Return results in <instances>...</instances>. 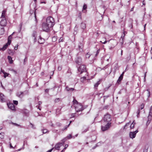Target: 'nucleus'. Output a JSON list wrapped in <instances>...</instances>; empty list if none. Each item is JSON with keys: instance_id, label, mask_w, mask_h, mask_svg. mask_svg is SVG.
Returning a JSON list of instances; mask_svg holds the SVG:
<instances>
[{"instance_id": "obj_1", "label": "nucleus", "mask_w": 152, "mask_h": 152, "mask_svg": "<svg viewBox=\"0 0 152 152\" xmlns=\"http://www.w3.org/2000/svg\"><path fill=\"white\" fill-rule=\"evenodd\" d=\"M55 24L53 18L51 16L48 17L46 19V23L42 24L43 30L46 32H48L50 28L53 27Z\"/></svg>"}, {"instance_id": "obj_2", "label": "nucleus", "mask_w": 152, "mask_h": 152, "mask_svg": "<svg viewBox=\"0 0 152 152\" xmlns=\"http://www.w3.org/2000/svg\"><path fill=\"white\" fill-rule=\"evenodd\" d=\"M111 115L108 114H105L103 118L104 121L107 123L110 122L111 121Z\"/></svg>"}, {"instance_id": "obj_3", "label": "nucleus", "mask_w": 152, "mask_h": 152, "mask_svg": "<svg viewBox=\"0 0 152 152\" xmlns=\"http://www.w3.org/2000/svg\"><path fill=\"white\" fill-rule=\"evenodd\" d=\"M78 71L80 72V74H81L83 72H86V67L84 65H80L78 68Z\"/></svg>"}, {"instance_id": "obj_4", "label": "nucleus", "mask_w": 152, "mask_h": 152, "mask_svg": "<svg viewBox=\"0 0 152 152\" xmlns=\"http://www.w3.org/2000/svg\"><path fill=\"white\" fill-rule=\"evenodd\" d=\"M111 123L108 122L104 126H102L101 129L103 131H104L108 130L111 126Z\"/></svg>"}, {"instance_id": "obj_5", "label": "nucleus", "mask_w": 152, "mask_h": 152, "mask_svg": "<svg viewBox=\"0 0 152 152\" xmlns=\"http://www.w3.org/2000/svg\"><path fill=\"white\" fill-rule=\"evenodd\" d=\"M75 108L77 112L82 111L83 110V106L80 103L77 104L75 105Z\"/></svg>"}, {"instance_id": "obj_6", "label": "nucleus", "mask_w": 152, "mask_h": 152, "mask_svg": "<svg viewBox=\"0 0 152 152\" xmlns=\"http://www.w3.org/2000/svg\"><path fill=\"white\" fill-rule=\"evenodd\" d=\"M138 132V131L137 129L134 132H130L129 133L130 138L132 139L136 137L137 133Z\"/></svg>"}, {"instance_id": "obj_7", "label": "nucleus", "mask_w": 152, "mask_h": 152, "mask_svg": "<svg viewBox=\"0 0 152 152\" xmlns=\"http://www.w3.org/2000/svg\"><path fill=\"white\" fill-rule=\"evenodd\" d=\"M75 62L77 64L79 65H81L82 63L81 58L80 56L77 57L75 59Z\"/></svg>"}, {"instance_id": "obj_8", "label": "nucleus", "mask_w": 152, "mask_h": 152, "mask_svg": "<svg viewBox=\"0 0 152 152\" xmlns=\"http://www.w3.org/2000/svg\"><path fill=\"white\" fill-rule=\"evenodd\" d=\"M72 137L73 138H75V137L73 136L72 137V135L71 134H68L67 136L66 137L64 138L61 141L63 143H64L68 139H71Z\"/></svg>"}, {"instance_id": "obj_9", "label": "nucleus", "mask_w": 152, "mask_h": 152, "mask_svg": "<svg viewBox=\"0 0 152 152\" xmlns=\"http://www.w3.org/2000/svg\"><path fill=\"white\" fill-rule=\"evenodd\" d=\"M2 19L0 22V24L2 26H5L7 23V21L5 18H1Z\"/></svg>"}, {"instance_id": "obj_10", "label": "nucleus", "mask_w": 152, "mask_h": 152, "mask_svg": "<svg viewBox=\"0 0 152 152\" xmlns=\"http://www.w3.org/2000/svg\"><path fill=\"white\" fill-rule=\"evenodd\" d=\"M37 37V32L35 31H34L32 34V38L33 39L34 42H35L37 41L36 37Z\"/></svg>"}, {"instance_id": "obj_11", "label": "nucleus", "mask_w": 152, "mask_h": 152, "mask_svg": "<svg viewBox=\"0 0 152 152\" xmlns=\"http://www.w3.org/2000/svg\"><path fill=\"white\" fill-rule=\"evenodd\" d=\"M64 143L62 142V141L61 143H58L55 145L54 148L56 150H59L60 146L63 145Z\"/></svg>"}, {"instance_id": "obj_12", "label": "nucleus", "mask_w": 152, "mask_h": 152, "mask_svg": "<svg viewBox=\"0 0 152 152\" xmlns=\"http://www.w3.org/2000/svg\"><path fill=\"white\" fill-rule=\"evenodd\" d=\"M8 106L10 109L12 110H15V107L14 104L12 103H9L7 104Z\"/></svg>"}, {"instance_id": "obj_13", "label": "nucleus", "mask_w": 152, "mask_h": 152, "mask_svg": "<svg viewBox=\"0 0 152 152\" xmlns=\"http://www.w3.org/2000/svg\"><path fill=\"white\" fill-rule=\"evenodd\" d=\"M10 42H7L6 44L4 45L2 48H0V50H4L7 48L8 46L10 45Z\"/></svg>"}, {"instance_id": "obj_14", "label": "nucleus", "mask_w": 152, "mask_h": 152, "mask_svg": "<svg viewBox=\"0 0 152 152\" xmlns=\"http://www.w3.org/2000/svg\"><path fill=\"white\" fill-rule=\"evenodd\" d=\"M129 23L128 25V26L131 28H132L133 27V20L131 19H130L129 20Z\"/></svg>"}, {"instance_id": "obj_15", "label": "nucleus", "mask_w": 152, "mask_h": 152, "mask_svg": "<svg viewBox=\"0 0 152 152\" xmlns=\"http://www.w3.org/2000/svg\"><path fill=\"white\" fill-rule=\"evenodd\" d=\"M16 95L19 98H22L24 96V94L23 92H18Z\"/></svg>"}, {"instance_id": "obj_16", "label": "nucleus", "mask_w": 152, "mask_h": 152, "mask_svg": "<svg viewBox=\"0 0 152 152\" xmlns=\"http://www.w3.org/2000/svg\"><path fill=\"white\" fill-rule=\"evenodd\" d=\"M151 115H150L149 114V115L148 116V120L147 121V123H146V125L147 126H148L150 123L151 121Z\"/></svg>"}, {"instance_id": "obj_17", "label": "nucleus", "mask_w": 152, "mask_h": 152, "mask_svg": "<svg viewBox=\"0 0 152 152\" xmlns=\"http://www.w3.org/2000/svg\"><path fill=\"white\" fill-rule=\"evenodd\" d=\"M101 80L102 79H99V80L94 85V88H96L98 87V85L101 83Z\"/></svg>"}, {"instance_id": "obj_18", "label": "nucleus", "mask_w": 152, "mask_h": 152, "mask_svg": "<svg viewBox=\"0 0 152 152\" xmlns=\"http://www.w3.org/2000/svg\"><path fill=\"white\" fill-rule=\"evenodd\" d=\"M4 95L1 93H0V97L1 102H3L4 101Z\"/></svg>"}, {"instance_id": "obj_19", "label": "nucleus", "mask_w": 152, "mask_h": 152, "mask_svg": "<svg viewBox=\"0 0 152 152\" xmlns=\"http://www.w3.org/2000/svg\"><path fill=\"white\" fill-rule=\"evenodd\" d=\"M7 58L9 62L11 64L13 63V61L12 60V58L11 57V56H8Z\"/></svg>"}, {"instance_id": "obj_20", "label": "nucleus", "mask_w": 152, "mask_h": 152, "mask_svg": "<svg viewBox=\"0 0 152 152\" xmlns=\"http://www.w3.org/2000/svg\"><path fill=\"white\" fill-rule=\"evenodd\" d=\"M123 79V77H119L117 81L116 84H119L121 83V81Z\"/></svg>"}, {"instance_id": "obj_21", "label": "nucleus", "mask_w": 152, "mask_h": 152, "mask_svg": "<svg viewBox=\"0 0 152 152\" xmlns=\"http://www.w3.org/2000/svg\"><path fill=\"white\" fill-rule=\"evenodd\" d=\"M80 26L82 29H84L86 27V24L82 22L81 23Z\"/></svg>"}, {"instance_id": "obj_22", "label": "nucleus", "mask_w": 152, "mask_h": 152, "mask_svg": "<svg viewBox=\"0 0 152 152\" xmlns=\"http://www.w3.org/2000/svg\"><path fill=\"white\" fill-rule=\"evenodd\" d=\"M44 39H42L40 36L39 39L38 40V42L40 44H42L44 43Z\"/></svg>"}, {"instance_id": "obj_23", "label": "nucleus", "mask_w": 152, "mask_h": 152, "mask_svg": "<svg viewBox=\"0 0 152 152\" xmlns=\"http://www.w3.org/2000/svg\"><path fill=\"white\" fill-rule=\"evenodd\" d=\"M4 29L3 27H0V35H1L4 33Z\"/></svg>"}, {"instance_id": "obj_24", "label": "nucleus", "mask_w": 152, "mask_h": 152, "mask_svg": "<svg viewBox=\"0 0 152 152\" xmlns=\"http://www.w3.org/2000/svg\"><path fill=\"white\" fill-rule=\"evenodd\" d=\"M15 33V32H13L12 33V34H11V35L9 36L8 37V42H10V43H11V39H12V35L13 34H14Z\"/></svg>"}, {"instance_id": "obj_25", "label": "nucleus", "mask_w": 152, "mask_h": 152, "mask_svg": "<svg viewBox=\"0 0 152 152\" xmlns=\"http://www.w3.org/2000/svg\"><path fill=\"white\" fill-rule=\"evenodd\" d=\"M86 80V77H82L80 78V80L82 82H85Z\"/></svg>"}, {"instance_id": "obj_26", "label": "nucleus", "mask_w": 152, "mask_h": 152, "mask_svg": "<svg viewBox=\"0 0 152 152\" xmlns=\"http://www.w3.org/2000/svg\"><path fill=\"white\" fill-rule=\"evenodd\" d=\"M66 89L67 91H73L75 89L73 88H69L67 86L66 87Z\"/></svg>"}, {"instance_id": "obj_27", "label": "nucleus", "mask_w": 152, "mask_h": 152, "mask_svg": "<svg viewBox=\"0 0 152 152\" xmlns=\"http://www.w3.org/2000/svg\"><path fill=\"white\" fill-rule=\"evenodd\" d=\"M42 131V132L43 134H45L46 133H48L49 131L47 129H42L41 130Z\"/></svg>"}, {"instance_id": "obj_28", "label": "nucleus", "mask_w": 152, "mask_h": 152, "mask_svg": "<svg viewBox=\"0 0 152 152\" xmlns=\"http://www.w3.org/2000/svg\"><path fill=\"white\" fill-rule=\"evenodd\" d=\"M61 100V99L60 98H57L56 99L54 100V102L55 103H57L59 102V101Z\"/></svg>"}, {"instance_id": "obj_29", "label": "nucleus", "mask_w": 152, "mask_h": 152, "mask_svg": "<svg viewBox=\"0 0 152 152\" xmlns=\"http://www.w3.org/2000/svg\"><path fill=\"white\" fill-rule=\"evenodd\" d=\"M5 12H6L4 10L2 12L1 18H5Z\"/></svg>"}, {"instance_id": "obj_30", "label": "nucleus", "mask_w": 152, "mask_h": 152, "mask_svg": "<svg viewBox=\"0 0 152 152\" xmlns=\"http://www.w3.org/2000/svg\"><path fill=\"white\" fill-rule=\"evenodd\" d=\"M1 72L4 74V76H8V74L6 72H5L3 70L1 69Z\"/></svg>"}, {"instance_id": "obj_31", "label": "nucleus", "mask_w": 152, "mask_h": 152, "mask_svg": "<svg viewBox=\"0 0 152 152\" xmlns=\"http://www.w3.org/2000/svg\"><path fill=\"white\" fill-rule=\"evenodd\" d=\"M135 124V123H134V121H133L130 126V128L131 129L134 128Z\"/></svg>"}, {"instance_id": "obj_32", "label": "nucleus", "mask_w": 152, "mask_h": 152, "mask_svg": "<svg viewBox=\"0 0 152 152\" xmlns=\"http://www.w3.org/2000/svg\"><path fill=\"white\" fill-rule=\"evenodd\" d=\"M146 91H147V96L148 98H149L150 97V90L149 89H148Z\"/></svg>"}, {"instance_id": "obj_33", "label": "nucleus", "mask_w": 152, "mask_h": 152, "mask_svg": "<svg viewBox=\"0 0 152 152\" xmlns=\"http://www.w3.org/2000/svg\"><path fill=\"white\" fill-rule=\"evenodd\" d=\"M73 104H74V105H75V104L76 105L77 104H79L78 103V102L76 99H74V100H73Z\"/></svg>"}, {"instance_id": "obj_34", "label": "nucleus", "mask_w": 152, "mask_h": 152, "mask_svg": "<svg viewBox=\"0 0 152 152\" xmlns=\"http://www.w3.org/2000/svg\"><path fill=\"white\" fill-rule=\"evenodd\" d=\"M80 52H83V47H81L79 46H78Z\"/></svg>"}, {"instance_id": "obj_35", "label": "nucleus", "mask_w": 152, "mask_h": 152, "mask_svg": "<svg viewBox=\"0 0 152 152\" xmlns=\"http://www.w3.org/2000/svg\"><path fill=\"white\" fill-rule=\"evenodd\" d=\"M4 134L3 132L1 133L0 134V137L1 138H4Z\"/></svg>"}, {"instance_id": "obj_36", "label": "nucleus", "mask_w": 152, "mask_h": 152, "mask_svg": "<svg viewBox=\"0 0 152 152\" xmlns=\"http://www.w3.org/2000/svg\"><path fill=\"white\" fill-rule=\"evenodd\" d=\"M124 39L121 38L120 39V43L121 44V45H122L123 44Z\"/></svg>"}, {"instance_id": "obj_37", "label": "nucleus", "mask_w": 152, "mask_h": 152, "mask_svg": "<svg viewBox=\"0 0 152 152\" xmlns=\"http://www.w3.org/2000/svg\"><path fill=\"white\" fill-rule=\"evenodd\" d=\"M30 125H31V127L33 129H36V128L34 126V125L33 124H32L31 123H30Z\"/></svg>"}, {"instance_id": "obj_38", "label": "nucleus", "mask_w": 152, "mask_h": 152, "mask_svg": "<svg viewBox=\"0 0 152 152\" xmlns=\"http://www.w3.org/2000/svg\"><path fill=\"white\" fill-rule=\"evenodd\" d=\"M69 124L68 125L66 126L64 128L62 129V130H64L66 129L69 126Z\"/></svg>"}, {"instance_id": "obj_39", "label": "nucleus", "mask_w": 152, "mask_h": 152, "mask_svg": "<svg viewBox=\"0 0 152 152\" xmlns=\"http://www.w3.org/2000/svg\"><path fill=\"white\" fill-rule=\"evenodd\" d=\"M69 124L68 125L66 126L64 128L62 129V130H64L66 129L69 126Z\"/></svg>"}, {"instance_id": "obj_40", "label": "nucleus", "mask_w": 152, "mask_h": 152, "mask_svg": "<svg viewBox=\"0 0 152 152\" xmlns=\"http://www.w3.org/2000/svg\"><path fill=\"white\" fill-rule=\"evenodd\" d=\"M12 124L14 125H15V126H20L19 125V124H18L16 123H13V122H12Z\"/></svg>"}, {"instance_id": "obj_41", "label": "nucleus", "mask_w": 152, "mask_h": 152, "mask_svg": "<svg viewBox=\"0 0 152 152\" xmlns=\"http://www.w3.org/2000/svg\"><path fill=\"white\" fill-rule=\"evenodd\" d=\"M13 104L16 105H17L18 104V102L17 101L13 100Z\"/></svg>"}, {"instance_id": "obj_42", "label": "nucleus", "mask_w": 152, "mask_h": 152, "mask_svg": "<svg viewBox=\"0 0 152 152\" xmlns=\"http://www.w3.org/2000/svg\"><path fill=\"white\" fill-rule=\"evenodd\" d=\"M63 37H61L59 40V42H63Z\"/></svg>"}, {"instance_id": "obj_43", "label": "nucleus", "mask_w": 152, "mask_h": 152, "mask_svg": "<svg viewBox=\"0 0 152 152\" xmlns=\"http://www.w3.org/2000/svg\"><path fill=\"white\" fill-rule=\"evenodd\" d=\"M8 53L10 55H13V53L12 52V51L9 50V51H8Z\"/></svg>"}, {"instance_id": "obj_44", "label": "nucleus", "mask_w": 152, "mask_h": 152, "mask_svg": "<svg viewBox=\"0 0 152 152\" xmlns=\"http://www.w3.org/2000/svg\"><path fill=\"white\" fill-rule=\"evenodd\" d=\"M87 5L86 4H84L83 7V10H86L87 8Z\"/></svg>"}, {"instance_id": "obj_45", "label": "nucleus", "mask_w": 152, "mask_h": 152, "mask_svg": "<svg viewBox=\"0 0 152 152\" xmlns=\"http://www.w3.org/2000/svg\"><path fill=\"white\" fill-rule=\"evenodd\" d=\"M91 56V55L88 53H87L86 55V58H89Z\"/></svg>"}, {"instance_id": "obj_46", "label": "nucleus", "mask_w": 152, "mask_h": 152, "mask_svg": "<svg viewBox=\"0 0 152 152\" xmlns=\"http://www.w3.org/2000/svg\"><path fill=\"white\" fill-rule=\"evenodd\" d=\"M149 114L150 115L152 114V106L150 108V111L149 112Z\"/></svg>"}, {"instance_id": "obj_47", "label": "nucleus", "mask_w": 152, "mask_h": 152, "mask_svg": "<svg viewBox=\"0 0 152 152\" xmlns=\"http://www.w3.org/2000/svg\"><path fill=\"white\" fill-rule=\"evenodd\" d=\"M140 113V111L139 109H138L137 112V117L138 118L139 117V115Z\"/></svg>"}, {"instance_id": "obj_48", "label": "nucleus", "mask_w": 152, "mask_h": 152, "mask_svg": "<svg viewBox=\"0 0 152 152\" xmlns=\"http://www.w3.org/2000/svg\"><path fill=\"white\" fill-rule=\"evenodd\" d=\"M129 123H127L124 126V129H125V127L128 126H129Z\"/></svg>"}, {"instance_id": "obj_49", "label": "nucleus", "mask_w": 152, "mask_h": 152, "mask_svg": "<svg viewBox=\"0 0 152 152\" xmlns=\"http://www.w3.org/2000/svg\"><path fill=\"white\" fill-rule=\"evenodd\" d=\"M124 33H125V32L124 31L123 32V34L122 35V36L121 37V38H122V39H124V37L125 36V34Z\"/></svg>"}, {"instance_id": "obj_50", "label": "nucleus", "mask_w": 152, "mask_h": 152, "mask_svg": "<svg viewBox=\"0 0 152 152\" xmlns=\"http://www.w3.org/2000/svg\"><path fill=\"white\" fill-rule=\"evenodd\" d=\"M88 130V129H85L84 130L82 131V133L83 134L84 133L86 132Z\"/></svg>"}, {"instance_id": "obj_51", "label": "nucleus", "mask_w": 152, "mask_h": 152, "mask_svg": "<svg viewBox=\"0 0 152 152\" xmlns=\"http://www.w3.org/2000/svg\"><path fill=\"white\" fill-rule=\"evenodd\" d=\"M79 46L81 47H83V44L82 42H80L79 44Z\"/></svg>"}, {"instance_id": "obj_52", "label": "nucleus", "mask_w": 152, "mask_h": 152, "mask_svg": "<svg viewBox=\"0 0 152 152\" xmlns=\"http://www.w3.org/2000/svg\"><path fill=\"white\" fill-rule=\"evenodd\" d=\"M99 51H100L99 50H98L97 51L95 55L96 56L98 55V54H99Z\"/></svg>"}, {"instance_id": "obj_53", "label": "nucleus", "mask_w": 152, "mask_h": 152, "mask_svg": "<svg viewBox=\"0 0 152 152\" xmlns=\"http://www.w3.org/2000/svg\"><path fill=\"white\" fill-rule=\"evenodd\" d=\"M108 107V105H106L105 106H104L103 108V109L104 110V109H107Z\"/></svg>"}, {"instance_id": "obj_54", "label": "nucleus", "mask_w": 152, "mask_h": 152, "mask_svg": "<svg viewBox=\"0 0 152 152\" xmlns=\"http://www.w3.org/2000/svg\"><path fill=\"white\" fill-rule=\"evenodd\" d=\"M58 69L59 71H60L62 69V66H59L58 67Z\"/></svg>"}, {"instance_id": "obj_55", "label": "nucleus", "mask_w": 152, "mask_h": 152, "mask_svg": "<svg viewBox=\"0 0 152 152\" xmlns=\"http://www.w3.org/2000/svg\"><path fill=\"white\" fill-rule=\"evenodd\" d=\"M53 41H54V42L55 41H56V37H53L52 38Z\"/></svg>"}, {"instance_id": "obj_56", "label": "nucleus", "mask_w": 152, "mask_h": 152, "mask_svg": "<svg viewBox=\"0 0 152 152\" xmlns=\"http://www.w3.org/2000/svg\"><path fill=\"white\" fill-rule=\"evenodd\" d=\"M75 113H72L71 114V117H70V118H73L75 117Z\"/></svg>"}, {"instance_id": "obj_57", "label": "nucleus", "mask_w": 152, "mask_h": 152, "mask_svg": "<svg viewBox=\"0 0 152 152\" xmlns=\"http://www.w3.org/2000/svg\"><path fill=\"white\" fill-rule=\"evenodd\" d=\"M54 149V148H52L51 149L48 151L46 152H51L52 150Z\"/></svg>"}, {"instance_id": "obj_58", "label": "nucleus", "mask_w": 152, "mask_h": 152, "mask_svg": "<svg viewBox=\"0 0 152 152\" xmlns=\"http://www.w3.org/2000/svg\"><path fill=\"white\" fill-rule=\"evenodd\" d=\"M144 105L143 104H142L141 105V110H142V109L143 108H144Z\"/></svg>"}, {"instance_id": "obj_59", "label": "nucleus", "mask_w": 152, "mask_h": 152, "mask_svg": "<svg viewBox=\"0 0 152 152\" xmlns=\"http://www.w3.org/2000/svg\"><path fill=\"white\" fill-rule=\"evenodd\" d=\"M68 146V144H66L65 145V147L64 148V149H66Z\"/></svg>"}, {"instance_id": "obj_60", "label": "nucleus", "mask_w": 152, "mask_h": 152, "mask_svg": "<svg viewBox=\"0 0 152 152\" xmlns=\"http://www.w3.org/2000/svg\"><path fill=\"white\" fill-rule=\"evenodd\" d=\"M148 149H144L143 152H147Z\"/></svg>"}, {"instance_id": "obj_61", "label": "nucleus", "mask_w": 152, "mask_h": 152, "mask_svg": "<svg viewBox=\"0 0 152 152\" xmlns=\"http://www.w3.org/2000/svg\"><path fill=\"white\" fill-rule=\"evenodd\" d=\"M34 16H35V21H36V22H37V19L36 16V14H35V12H34Z\"/></svg>"}, {"instance_id": "obj_62", "label": "nucleus", "mask_w": 152, "mask_h": 152, "mask_svg": "<svg viewBox=\"0 0 152 152\" xmlns=\"http://www.w3.org/2000/svg\"><path fill=\"white\" fill-rule=\"evenodd\" d=\"M49 89H46L45 90V92H46L48 93L49 91Z\"/></svg>"}, {"instance_id": "obj_63", "label": "nucleus", "mask_w": 152, "mask_h": 152, "mask_svg": "<svg viewBox=\"0 0 152 152\" xmlns=\"http://www.w3.org/2000/svg\"><path fill=\"white\" fill-rule=\"evenodd\" d=\"M42 103V102L41 101H39L38 102V104L39 105L41 104Z\"/></svg>"}, {"instance_id": "obj_64", "label": "nucleus", "mask_w": 152, "mask_h": 152, "mask_svg": "<svg viewBox=\"0 0 152 152\" xmlns=\"http://www.w3.org/2000/svg\"><path fill=\"white\" fill-rule=\"evenodd\" d=\"M110 87V86H109V87H108L107 88H105L104 89V90H105V91H106L107 90H108V88Z\"/></svg>"}]
</instances>
